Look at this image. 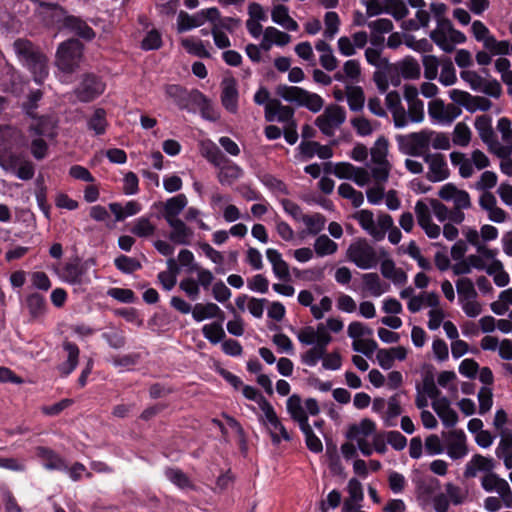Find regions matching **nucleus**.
<instances>
[{"mask_svg":"<svg viewBox=\"0 0 512 512\" xmlns=\"http://www.w3.org/2000/svg\"><path fill=\"white\" fill-rule=\"evenodd\" d=\"M479 401V414L485 415L490 411L493 405V393L492 389L488 387H482L478 392Z\"/></svg>","mask_w":512,"mask_h":512,"instance_id":"nucleus-53","label":"nucleus"},{"mask_svg":"<svg viewBox=\"0 0 512 512\" xmlns=\"http://www.w3.org/2000/svg\"><path fill=\"white\" fill-rule=\"evenodd\" d=\"M376 424L369 418H364L360 421L359 425L351 424L346 433V437L350 440L356 439L359 435L370 436L375 433Z\"/></svg>","mask_w":512,"mask_h":512,"instance_id":"nucleus-29","label":"nucleus"},{"mask_svg":"<svg viewBox=\"0 0 512 512\" xmlns=\"http://www.w3.org/2000/svg\"><path fill=\"white\" fill-rule=\"evenodd\" d=\"M479 370V364L471 358L464 359L459 365V373L467 378L474 379Z\"/></svg>","mask_w":512,"mask_h":512,"instance_id":"nucleus-64","label":"nucleus"},{"mask_svg":"<svg viewBox=\"0 0 512 512\" xmlns=\"http://www.w3.org/2000/svg\"><path fill=\"white\" fill-rule=\"evenodd\" d=\"M435 131L424 129L420 132H413L408 135L410 147L408 154L414 157L422 156L423 152L429 148L431 137Z\"/></svg>","mask_w":512,"mask_h":512,"instance_id":"nucleus-15","label":"nucleus"},{"mask_svg":"<svg viewBox=\"0 0 512 512\" xmlns=\"http://www.w3.org/2000/svg\"><path fill=\"white\" fill-rule=\"evenodd\" d=\"M14 49L19 59L31 72L35 83L43 84L49 74L48 59L45 54L26 39H17L14 42Z\"/></svg>","mask_w":512,"mask_h":512,"instance_id":"nucleus-1","label":"nucleus"},{"mask_svg":"<svg viewBox=\"0 0 512 512\" xmlns=\"http://www.w3.org/2000/svg\"><path fill=\"white\" fill-rule=\"evenodd\" d=\"M276 94L285 101L305 107L313 113L319 112L324 105V100L320 95L299 86L280 84L276 88Z\"/></svg>","mask_w":512,"mask_h":512,"instance_id":"nucleus-2","label":"nucleus"},{"mask_svg":"<svg viewBox=\"0 0 512 512\" xmlns=\"http://www.w3.org/2000/svg\"><path fill=\"white\" fill-rule=\"evenodd\" d=\"M108 126L107 113L104 108H96L87 120L88 130L93 131L96 136L104 135Z\"/></svg>","mask_w":512,"mask_h":512,"instance_id":"nucleus-24","label":"nucleus"},{"mask_svg":"<svg viewBox=\"0 0 512 512\" xmlns=\"http://www.w3.org/2000/svg\"><path fill=\"white\" fill-rule=\"evenodd\" d=\"M422 62L424 66V77L428 80L436 79L439 66L438 58L434 55H425Z\"/></svg>","mask_w":512,"mask_h":512,"instance_id":"nucleus-54","label":"nucleus"},{"mask_svg":"<svg viewBox=\"0 0 512 512\" xmlns=\"http://www.w3.org/2000/svg\"><path fill=\"white\" fill-rule=\"evenodd\" d=\"M115 267L124 274H132L142 268L139 260L121 254L114 259Z\"/></svg>","mask_w":512,"mask_h":512,"instance_id":"nucleus-35","label":"nucleus"},{"mask_svg":"<svg viewBox=\"0 0 512 512\" xmlns=\"http://www.w3.org/2000/svg\"><path fill=\"white\" fill-rule=\"evenodd\" d=\"M491 123H492L491 117L486 114L477 116L475 119V123H474L475 128L478 131L480 138L482 139V141L484 143L488 144L489 146L497 143V141L495 140V134L492 129Z\"/></svg>","mask_w":512,"mask_h":512,"instance_id":"nucleus-23","label":"nucleus"},{"mask_svg":"<svg viewBox=\"0 0 512 512\" xmlns=\"http://www.w3.org/2000/svg\"><path fill=\"white\" fill-rule=\"evenodd\" d=\"M439 81L444 86H451L457 81L456 71L450 58H445L442 62Z\"/></svg>","mask_w":512,"mask_h":512,"instance_id":"nucleus-45","label":"nucleus"},{"mask_svg":"<svg viewBox=\"0 0 512 512\" xmlns=\"http://www.w3.org/2000/svg\"><path fill=\"white\" fill-rule=\"evenodd\" d=\"M445 104L442 99H435L428 103V114L432 119L444 122Z\"/></svg>","mask_w":512,"mask_h":512,"instance_id":"nucleus-61","label":"nucleus"},{"mask_svg":"<svg viewBox=\"0 0 512 512\" xmlns=\"http://www.w3.org/2000/svg\"><path fill=\"white\" fill-rule=\"evenodd\" d=\"M162 47L161 33L157 29H152L141 41V48L145 51L158 50Z\"/></svg>","mask_w":512,"mask_h":512,"instance_id":"nucleus-47","label":"nucleus"},{"mask_svg":"<svg viewBox=\"0 0 512 512\" xmlns=\"http://www.w3.org/2000/svg\"><path fill=\"white\" fill-rule=\"evenodd\" d=\"M84 45L77 38L62 42L56 52V64L66 73H72L79 66L83 56Z\"/></svg>","mask_w":512,"mask_h":512,"instance_id":"nucleus-4","label":"nucleus"},{"mask_svg":"<svg viewBox=\"0 0 512 512\" xmlns=\"http://www.w3.org/2000/svg\"><path fill=\"white\" fill-rule=\"evenodd\" d=\"M194 95L196 98H194L192 107L199 109L202 118L209 121H216L219 118V115L214 109L211 100L200 90L195 92Z\"/></svg>","mask_w":512,"mask_h":512,"instance_id":"nucleus-22","label":"nucleus"},{"mask_svg":"<svg viewBox=\"0 0 512 512\" xmlns=\"http://www.w3.org/2000/svg\"><path fill=\"white\" fill-rule=\"evenodd\" d=\"M25 305L28 309L31 321H38L46 314L47 301L45 297L38 292L28 294L25 298Z\"/></svg>","mask_w":512,"mask_h":512,"instance_id":"nucleus-16","label":"nucleus"},{"mask_svg":"<svg viewBox=\"0 0 512 512\" xmlns=\"http://www.w3.org/2000/svg\"><path fill=\"white\" fill-rule=\"evenodd\" d=\"M258 420H259V422H261L263 424L268 423L274 430H278L279 433L281 434L283 440L291 441L290 434L288 433L285 426L282 424V422L278 418L275 410L273 412L269 413L268 415H266L265 417H263L262 415H259Z\"/></svg>","mask_w":512,"mask_h":512,"instance_id":"nucleus-42","label":"nucleus"},{"mask_svg":"<svg viewBox=\"0 0 512 512\" xmlns=\"http://www.w3.org/2000/svg\"><path fill=\"white\" fill-rule=\"evenodd\" d=\"M107 295L121 303H134L136 301L135 293L131 289L113 287L108 289Z\"/></svg>","mask_w":512,"mask_h":512,"instance_id":"nucleus-52","label":"nucleus"},{"mask_svg":"<svg viewBox=\"0 0 512 512\" xmlns=\"http://www.w3.org/2000/svg\"><path fill=\"white\" fill-rule=\"evenodd\" d=\"M272 21L288 31H297L298 23L290 17L289 8L283 4L275 5L271 12Z\"/></svg>","mask_w":512,"mask_h":512,"instance_id":"nucleus-20","label":"nucleus"},{"mask_svg":"<svg viewBox=\"0 0 512 512\" xmlns=\"http://www.w3.org/2000/svg\"><path fill=\"white\" fill-rule=\"evenodd\" d=\"M367 26L376 34L389 33L393 30V22L388 18H380L375 21H370Z\"/></svg>","mask_w":512,"mask_h":512,"instance_id":"nucleus-63","label":"nucleus"},{"mask_svg":"<svg viewBox=\"0 0 512 512\" xmlns=\"http://www.w3.org/2000/svg\"><path fill=\"white\" fill-rule=\"evenodd\" d=\"M35 197L39 209L43 212L45 217L49 219L51 206L47 201V186L45 185L42 175H39L36 179Z\"/></svg>","mask_w":512,"mask_h":512,"instance_id":"nucleus-31","label":"nucleus"},{"mask_svg":"<svg viewBox=\"0 0 512 512\" xmlns=\"http://www.w3.org/2000/svg\"><path fill=\"white\" fill-rule=\"evenodd\" d=\"M64 278L70 284H80L86 269L77 259L75 262L67 263L64 266Z\"/></svg>","mask_w":512,"mask_h":512,"instance_id":"nucleus-32","label":"nucleus"},{"mask_svg":"<svg viewBox=\"0 0 512 512\" xmlns=\"http://www.w3.org/2000/svg\"><path fill=\"white\" fill-rule=\"evenodd\" d=\"M468 452L466 435L463 430H451L447 436V454L453 460L464 457Z\"/></svg>","mask_w":512,"mask_h":512,"instance_id":"nucleus-13","label":"nucleus"},{"mask_svg":"<svg viewBox=\"0 0 512 512\" xmlns=\"http://www.w3.org/2000/svg\"><path fill=\"white\" fill-rule=\"evenodd\" d=\"M415 213L417 216L418 224L421 228L432 222L429 207L423 201H417L415 205Z\"/></svg>","mask_w":512,"mask_h":512,"instance_id":"nucleus-62","label":"nucleus"},{"mask_svg":"<svg viewBox=\"0 0 512 512\" xmlns=\"http://www.w3.org/2000/svg\"><path fill=\"white\" fill-rule=\"evenodd\" d=\"M164 91L166 97L171 99L180 110L195 113V108L192 105L194 98H196L194 93L198 92V89L188 90L179 84H167Z\"/></svg>","mask_w":512,"mask_h":512,"instance_id":"nucleus-8","label":"nucleus"},{"mask_svg":"<svg viewBox=\"0 0 512 512\" xmlns=\"http://www.w3.org/2000/svg\"><path fill=\"white\" fill-rule=\"evenodd\" d=\"M352 348L354 351L363 353L370 358L374 351L378 349V344L374 339L355 340L352 343Z\"/></svg>","mask_w":512,"mask_h":512,"instance_id":"nucleus-55","label":"nucleus"},{"mask_svg":"<svg viewBox=\"0 0 512 512\" xmlns=\"http://www.w3.org/2000/svg\"><path fill=\"white\" fill-rule=\"evenodd\" d=\"M219 17L220 11L216 7L202 9L194 15H190L181 10L177 17V30L179 33L186 32L193 28L202 26L206 21L215 23L216 19Z\"/></svg>","mask_w":512,"mask_h":512,"instance_id":"nucleus-6","label":"nucleus"},{"mask_svg":"<svg viewBox=\"0 0 512 512\" xmlns=\"http://www.w3.org/2000/svg\"><path fill=\"white\" fill-rule=\"evenodd\" d=\"M182 46L189 52L200 58H210V52L205 48L201 40L194 41L193 39L185 38L182 40Z\"/></svg>","mask_w":512,"mask_h":512,"instance_id":"nucleus-48","label":"nucleus"},{"mask_svg":"<svg viewBox=\"0 0 512 512\" xmlns=\"http://www.w3.org/2000/svg\"><path fill=\"white\" fill-rule=\"evenodd\" d=\"M0 495L5 505L6 512H23L22 508L17 503L16 498L8 486H0Z\"/></svg>","mask_w":512,"mask_h":512,"instance_id":"nucleus-49","label":"nucleus"},{"mask_svg":"<svg viewBox=\"0 0 512 512\" xmlns=\"http://www.w3.org/2000/svg\"><path fill=\"white\" fill-rule=\"evenodd\" d=\"M106 83L101 76L95 73H84L74 89L76 98L82 103L94 101L104 93Z\"/></svg>","mask_w":512,"mask_h":512,"instance_id":"nucleus-5","label":"nucleus"},{"mask_svg":"<svg viewBox=\"0 0 512 512\" xmlns=\"http://www.w3.org/2000/svg\"><path fill=\"white\" fill-rule=\"evenodd\" d=\"M400 69L401 75L405 79H418L421 75V68L417 60L412 56H406L403 60L396 63Z\"/></svg>","mask_w":512,"mask_h":512,"instance_id":"nucleus-30","label":"nucleus"},{"mask_svg":"<svg viewBox=\"0 0 512 512\" xmlns=\"http://www.w3.org/2000/svg\"><path fill=\"white\" fill-rule=\"evenodd\" d=\"M168 225L172 228L169 239L175 244L187 245L193 236V231L181 219L169 220Z\"/></svg>","mask_w":512,"mask_h":512,"instance_id":"nucleus-19","label":"nucleus"},{"mask_svg":"<svg viewBox=\"0 0 512 512\" xmlns=\"http://www.w3.org/2000/svg\"><path fill=\"white\" fill-rule=\"evenodd\" d=\"M286 406L292 420L306 414L302 407L301 397L297 394H293L288 398Z\"/></svg>","mask_w":512,"mask_h":512,"instance_id":"nucleus-58","label":"nucleus"},{"mask_svg":"<svg viewBox=\"0 0 512 512\" xmlns=\"http://www.w3.org/2000/svg\"><path fill=\"white\" fill-rule=\"evenodd\" d=\"M348 259L361 269H370L377 263L376 252L366 240H360L349 246Z\"/></svg>","mask_w":512,"mask_h":512,"instance_id":"nucleus-7","label":"nucleus"},{"mask_svg":"<svg viewBox=\"0 0 512 512\" xmlns=\"http://www.w3.org/2000/svg\"><path fill=\"white\" fill-rule=\"evenodd\" d=\"M355 218L358 220L359 225L367 231L376 241L383 240V232H378L375 226L373 212L370 210H360L356 213Z\"/></svg>","mask_w":512,"mask_h":512,"instance_id":"nucleus-26","label":"nucleus"},{"mask_svg":"<svg viewBox=\"0 0 512 512\" xmlns=\"http://www.w3.org/2000/svg\"><path fill=\"white\" fill-rule=\"evenodd\" d=\"M501 440L496 449V455L498 458L502 457V454L512 452V430L511 429H502Z\"/></svg>","mask_w":512,"mask_h":512,"instance_id":"nucleus-56","label":"nucleus"},{"mask_svg":"<svg viewBox=\"0 0 512 512\" xmlns=\"http://www.w3.org/2000/svg\"><path fill=\"white\" fill-rule=\"evenodd\" d=\"M102 338L114 349H121L126 344V337L122 331L105 332L102 334Z\"/></svg>","mask_w":512,"mask_h":512,"instance_id":"nucleus-59","label":"nucleus"},{"mask_svg":"<svg viewBox=\"0 0 512 512\" xmlns=\"http://www.w3.org/2000/svg\"><path fill=\"white\" fill-rule=\"evenodd\" d=\"M109 210L114 214L115 221H124L129 216H134L142 210V205L135 200H130L125 207L119 202H112L108 205Z\"/></svg>","mask_w":512,"mask_h":512,"instance_id":"nucleus-21","label":"nucleus"},{"mask_svg":"<svg viewBox=\"0 0 512 512\" xmlns=\"http://www.w3.org/2000/svg\"><path fill=\"white\" fill-rule=\"evenodd\" d=\"M73 402L74 401L72 399L65 398L57 403L52 404V405L43 406L41 408V410H42V413L47 416H57L62 411H64L68 407H70L73 404Z\"/></svg>","mask_w":512,"mask_h":512,"instance_id":"nucleus-60","label":"nucleus"},{"mask_svg":"<svg viewBox=\"0 0 512 512\" xmlns=\"http://www.w3.org/2000/svg\"><path fill=\"white\" fill-rule=\"evenodd\" d=\"M192 317L196 322H201L210 318H217L220 321H224L225 314L217 304L208 302L206 304H195L192 309Z\"/></svg>","mask_w":512,"mask_h":512,"instance_id":"nucleus-17","label":"nucleus"},{"mask_svg":"<svg viewBox=\"0 0 512 512\" xmlns=\"http://www.w3.org/2000/svg\"><path fill=\"white\" fill-rule=\"evenodd\" d=\"M323 116L327 117L335 127H338L344 123L346 119V111L339 105H330L325 109Z\"/></svg>","mask_w":512,"mask_h":512,"instance_id":"nucleus-50","label":"nucleus"},{"mask_svg":"<svg viewBox=\"0 0 512 512\" xmlns=\"http://www.w3.org/2000/svg\"><path fill=\"white\" fill-rule=\"evenodd\" d=\"M188 203L185 194H177L166 200V202H157L153 204V207L162 210V213L157 215V218L163 217L166 221L176 220L177 216L182 212Z\"/></svg>","mask_w":512,"mask_h":512,"instance_id":"nucleus-10","label":"nucleus"},{"mask_svg":"<svg viewBox=\"0 0 512 512\" xmlns=\"http://www.w3.org/2000/svg\"><path fill=\"white\" fill-rule=\"evenodd\" d=\"M30 129L37 136L47 137L54 139L57 136V126L55 121L50 116H41L37 122L32 124Z\"/></svg>","mask_w":512,"mask_h":512,"instance_id":"nucleus-25","label":"nucleus"},{"mask_svg":"<svg viewBox=\"0 0 512 512\" xmlns=\"http://www.w3.org/2000/svg\"><path fill=\"white\" fill-rule=\"evenodd\" d=\"M364 287L373 296L378 297L384 293L380 277L377 273H366L362 276Z\"/></svg>","mask_w":512,"mask_h":512,"instance_id":"nucleus-44","label":"nucleus"},{"mask_svg":"<svg viewBox=\"0 0 512 512\" xmlns=\"http://www.w3.org/2000/svg\"><path fill=\"white\" fill-rule=\"evenodd\" d=\"M239 92L235 78H225L222 81L221 103L230 113L235 114L238 111Z\"/></svg>","mask_w":512,"mask_h":512,"instance_id":"nucleus-12","label":"nucleus"},{"mask_svg":"<svg viewBox=\"0 0 512 512\" xmlns=\"http://www.w3.org/2000/svg\"><path fill=\"white\" fill-rule=\"evenodd\" d=\"M243 175V170L237 164L229 160L220 167L218 180L222 185H231L233 181L239 179Z\"/></svg>","mask_w":512,"mask_h":512,"instance_id":"nucleus-28","label":"nucleus"},{"mask_svg":"<svg viewBox=\"0 0 512 512\" xmlns=\"http://www.w3.org/2000/svg\"><path fill=\"white\" fill-rule=\"evenodd\" d=\"M485 48L493 55H507L510 51V43L506 40L498 41L494 36H489L485 41Z\"/></svg>","mask_w":512,"mask_h":512,"instance_id":"nucleus-51","label":"nucleus"},{"mask_svg":"<svg viewBox=\"0 0 512 512\" xmlns=\"http://www.w3.org/2000/svg\"><path fill=\"white\" fill-rule=\"evenodd\" d=\"M165 477L179 489L195 490V485L181 469L167 467L164 471Z\"/></svg>","mask_w":512,"mask_h":512,"instance_id":"nucleus-27","label":"nucleus"},{"mask_svg":"<svg viewBox=\"0 0 512 512\" xmlns=\"http://www.w3.org/2000/svg\"><path fill=\"white\" fill-rule=\"evenodd\" d=\"M402 412H403V410H402L401 402H400V394L395 393L387 401L385 425L388 427L394 426L395 423L390 422V420L400 416L402 414Z\"/></svg>","mask_w":512,"mask_h":512,"instance_id":"nucleus-38","label":"nucleus"},{"mask_svg":"<svg viewBox=\"0 0 512 512\" xmlns=\"http://www.w3.org/2000/svg\"><path fill=\"white\" fill-rule=\"evenodd\" d=\"M222 321L206 324L202 327V334L210 343L217 344L223 341L226 337L225 331L222 327Z\"/></svg>","mask_w":512,"mask_h":512,"instance_id":"nucleus-33","label":"nucleus"},{"mask_svg":"<svg viewBox=\"0 0 512 512\" xmlns=\"http://www.w3.org/2000/svg\"><path fill=\"white\" fill-rule=\"evenodd\" d=\"M456 288L459 300H473L477 297L473 281L470 278L464 277L456 281Z\"/></svg>","mask_w":512,"mask_h":512,"instance_id":"nucleus-37","label":"nucleus"},{"mask_svg":"<svg viewBox=\"0 0 512 512\" xmlns=\"http://www.w3.org/2000/svg\"><path fill=\"white\" fill-rule=\"evenodd\" d=\"M302 221L308 228V231L312 235L318 234L324 229L326 218L320 214L315 213L314 215H302Z\"/></svg>","mask_w":512,"mask_h":512,"instance_id":"nucleus-43","label":"nucleus"},{"mask_svg":"<svg viewBox=\"0 0 512 512\" xmlns=\"http://www.w3.org/2000/svg\"><path fill=\"white\" fill-rule=\"evenodd\" d=\"M155 231V225L150 222L149 218L144 216L137 218L130 229V232L133 235L140 238L150 237L155 233Z\"/></svg>","mask_w":512,"mask_h":512,"instance_id":"nucleus-34","label":"nucleus"},{"mask_svg":"<svg viewBox=\"0 0 512 512\" xmlns=\"http://www.w3.org/2000/svg\"><path fill=\"white\" fill-rule=\"evenodd\" d=\"M40 5L59 9L62 12L63 17L57 20L60 30L73 34L79 39L87 42L92 41L96 37V32L84 19L79 16L66 14V11L59 4L42 2Z\"/></svg>","mask_w":512,"mask_h":512,"instance_id":"nucleus-3","label":"nucleus"},{"mask_svg":"<svg viewBox=\"0 0 512 512\" xmlns=\"http://www.w3.org/2000/svg\"><path fill=\"white\" fill-rule=\"evenodd\" d=\"M62 346L64 351L67 352V359L57 366V370L61 377L66 378L76 369L79 363L80 350L78 345L71 341H64Z\"/></svg>","mask_w":512,"mask_h":512,"instance_id":"nucleus-14","label":"nucleus"},{"mask_svg":"<svg viewBox=\"0 0 512 512\" xmlns=\"http://www.w3.org/2000/svg\"><path fill=\"white\" fill-rule=\"evenodd\" d=\"M37 456L42 459L44 467L48 470L66 471L68 469L65 460L48 447H38Z\"/></svg>","mask_w":512,"mask_h":512,"instance_id":"nucleus-18","label":"nucleus"},{"mask_svg":"<svg viewBox=\"0 0 512 512\" xmlns=\"http://www.w3.org/2000/svg\"><path fill=\"white\" fill-rule=\"evenodd\" d=\"M24 80L22 75L12 65L6 64L2 68L0 86L6 93L17 94L22 91Z\"/></svg>","mask_w":512,"mask_h":512,"instance_id":"nucleus-11","label":"nucleus"},{"mask_svg":"<svg viewBox=\"0 0 512 512\" xmlns=\"http://www.w3.org/2000/svg\"><path fill=\"white\" fill-rule=\"evenodd\" d=\"M388 153V140L381 136L375 142V147L371 149L372 161L375 164H388L386 159Z\"/></svg>","mask_w":512,"mask_h":512,"instance_id":"nucleus-40","label":"nucleus"},{"mask_svg":"<svg viewBox=\"0 0 512 512\" xmlns=\"http://www.w3.org/2000/svg\"><path fill=\"white\" fill-rule=\"evenodd\" d=\"M471 140V130L470 128L463 122H459L455 125L453 132V142L456 145L465 147L469 144Z\"/></svg>","mask_w":512,"mask_h":512,"instance_id":"nucleus-46","label":"nucleus"},{"mask_svg":"<svg viewBox=\"0 0 512 512\" xmlns=\"http://www.w3.org/2000/svg\"><path fill=\"white\" fill-rule=\"evenodd\" d=\"M424 161L429 164V172L426 174V178L430 182H441L449 177L450 171L443 154H425Z\"/></svg>","mask_w":512,"mask_h":512,"instance_id":"nucleus-9","label":"nucleus"},{"mask_svg":"<svg viewBox=\"0 0 512 512\" xmlns=\"http://www.w3.org/2000/svg\"><path fill=\"white\" fill-rule=\"evenodd\" d=\"M385 13L399 21L408 15L409 10L402 0H385Z\"/></svg>","mask_w":512,"mask_h":512,"instance_id":"nucleus-41","label":"nucleus"},{"mask_svg":"<svg viewBox=\"0 0 512 512\" xmlns=\"http://www.w3.org/2000/svg\"><path fill=\"white\" fill-rule=\"evenodd\" d=\"M260 181L269 189L273 190V191H277V192H280V193H283V194H288V190H287V186L286 184L276 178L274 175L272 174H264L263 176H261L260 178Z\"/></svg>","mask_w":512,"mask_h":512,"instance_id":"nucleus-57","label":"nucleus"},{"mask_svg":"<svg viewBox=\"0 0 512 512\" xmlns=\"http://www.w3.org/2000/svg\"><path fill=\"white\" fill-rule=\"evenodd\" d=\"M347 102L351 111H361L365 102L363 89L360 86L349 87L347 91Z\"/></svg>","mask_w":512,"mask_h":512,"instance_id":"nucleus-36","label":"nucleus"},{"mask_svg":"<svg viewBox=\"0 0 512 512\" xmlns=\"http://www.w3.org/2000/svg\"><path fill=\"white\" fill-rule=\"evenodd\" d=\"M338 245L327 235H320L314 243V249L318 256L331 255L337 251Z\"/></svg>","mask_w":512,"mask_h":512,"instance_id":"nucleus-39","label":"nucleus"}]
</instances>
